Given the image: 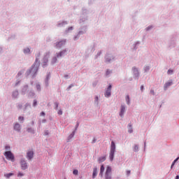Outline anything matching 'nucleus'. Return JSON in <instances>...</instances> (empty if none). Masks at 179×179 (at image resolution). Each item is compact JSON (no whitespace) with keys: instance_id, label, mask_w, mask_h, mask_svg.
<instances>
[{"instance_id":"obj_31","label":"nucleus","mask_w":179,"mask_h":179,"mask_svg":"<svg viewBox=\"0 0 179 179\" xmlns=\"http://www.w3.org/2000/svg\"><path fill=\"white\" fill-rule=\"evenodd\" d=\"M18 120H19V121H23V120H24V117H22V116H20V117H18Z\"/></svg>"},{"instance_id":"obj_29","label":"nucleus","mask_w":179,"mask_h":179,"mask_svg":"<svg viewBox=\"0 0 179 179\" xmlns=\"http://www.w3.org/2000/svg\"><path fill=\"white\" fill-rule=\"evenodd\" d=\"M173 70H171V69H169V70H168V72H167V73H168V75H171V73H173Z\"/></svg>"},{"instance_id":"obj_6","label":"nucleus","mask_w":179,"mask_h":179,"mask_svg":"<svg viewBox=\"0 0 179 179\" xmlns=\"http://www.w3.org/2000/svg\"><path fill=\"white\" fill-rule=\"evenodd\" d=\"M111 85H109L106 91L105 97H110L111 96Z\"/></svg>"},{"instance_id":"obj_49","label":"nucleus","mask_w":179,"mask_h":179,"mask_svg":"<svg viewBox=\"0 0 179 179\" xmlns=\"http://www.w3.org/2000/svg\"><path fill=\"white\" fill-rule=\"evenodd\" d=\"M71 87H72V86H70V87H69V89H71Z\"/></svg>"},{"instance_id":"obj_30","label":"nucleus","mask_w":179,"mask_h":179,"mask_svg":"<svg viewBox=\"0 0 179 179\" xmlns=\"http://www.w3.org/2000/svg\"><path fill=\"white\" fill-rule=\"evenodd\" d=\"M36 89L37 90H41V87L40 86V85H36Z\"/></svg>"},{"instance_id":"obj_34","label":"nucleus","mask_w":179,"mask_h":179,"mask_svg":"<svg viewBox=\"0 0 179 179\" xmlns=\"http://www.w3.org/2000/svg\"><path fill=\"white\" fill-rule=\"evenodd\" d=\"M58 114H59V115H62V110H59L58 111Z\"/></svg>"},{"instance_id":"obj_20","label":"nucleus","mask_w":179,"mask_h":179,"mask_svg":"<svg viewBox=\"0 0 179 179\" xmlns=\"http://www.w3.org/2000/svg\"><path fill=\"white\" fill-rule=\"evenodd\" d=\"M24 54H29L30 52V49L29 48H27L24 50Z\"/></svg>"},{"instance_id":"obj_32","label":"nucleus","mask_w":179,"mask_h":179,"mask_svg":"<svg viewBox=\"0 0 179 179\" xmlns=\"http://www.w3.org/2000/svg\"><path fill=\"white\" fill-rule=\"evenodd\" d=\"M138 149H139V148L138 147V145H135V146H134V151H135V152H138Z\"/></svg>"},{"instance_id":"obj_9","label":"nucleus","mask_w":179,"mask_h":179,"mask_svg":"<svg viewBox=\"0 0 179 179\" xmlns=\"http://www.w3.org/2000/svg\"><path fill=\"white\" fill-rule=\"evenodd\" d=\"M124 113H125V106L124 105H122L121 109H120V117H124Z\"/></svg>"},{"instance_id":"obj_4","label":"nucleus","mask_w":179,"mask_h":179,"mask_svg":"<svg viewBox=\"0 0 179 179\" xmlns=\"http://www.w3.org/2000/svg\"><path fill=\"white\" fill-rule=\"evenodd\" d=\"M48 58H50V52H47L43 57V66H47V63L48 62Z\"/></svg>"},{"instance_id":"obj_19","label":"nucleus","mask_w":179,"mask_h":179,"mask_svg":"<svg viewBox=\"0 0 179 179\" xmlns=\"http://www.w3.org/2000/svg\"><path fill=\"white\" fill-rule=\"evenodd\" d=\"M179 157L176 158L172 163L171 166V169H173V167H174V164H176V163H177V162L178 161Z\"/></svg>"},{"instance_id":"obj_46","label":"nucleus","mask_w":179,"mask_h":179,"mask_svg":"<svg viewBox=\"0 0 179 179\" xmlns=\"http://www.w3.org/2000/svg\"><path fill=\"white\" fill-rule=\"evenodd\" d=\"M146 70H147V71H149V67H146Z\"/></svg>"},{"instance_id":"obj_2","label":"nucleus","mask_w":179,"mask_h":179,"mask_svg":"<svg viewBox=\"0 0 179 179\" xmlns=\"http://www.w3.org/2000/svg\"><path fill=\"white\" fill-rule=\"evenodd\" d=\"M40 55L41 54L38 52L36 55L35 63L33 64L31 69V72H37V71H38V64H37V62L38 61V57H40Z\"/></svg>"},{"instance_id":"obj_21","label":"nucleus","mask_w":179,"mask_h":179,"mask_svg":"<svg viewBox=\"0 0 179 179\" xmlns=\"http://www.w3.org/2000/svg\"><path fill=\"white\" fill-rule=\"evenodd\" d=\"M73 174H74V176H78L79 174V171H78V169L73 170Z\"/></svg>"},{"instance_id":"obj_22","label":"nucleus","mask_w":179,"mask_h":179,"mask_svg":"<svg viewBox=\"0 0 179 179\" xmlns=\"http://www.w3.org/2000/svg\"><path fill=\"white\" fill-rule=\"evenodd\" d=\"M129 134H132L133 130H132V125L129 124Z\"/></svg>"},{"instance_id":"obj_16","label":"nucleus","mask_w":179,"mask_h":179,"mask_svg":"<svg viewBox=\"0 0 179 179\" xmlns=\"http://www.w3.org/2000/svg\"><path fill=\"white\" fill-rule=\"evenodd\" d=\"M98 162H99V163H103V162H106V156L100 157L98 159Z\"/></svg>"},{"instance_id":"obj_24","label":"nucleus","mask_w":179,"mask_h":179,"mask_svg":"<svg viewBox=\"0 0 179 179\" xmlns=\"http://www.w3.org/2000/svg\"><path fill=\"white\" fill-rule=\"evenodd\" d=\"M11 176H13V173H9L5 175V177H6V178H9L10 177H11Z\"/></svg>"},{"instance_id":"obj_28","label":"nucleus","mask_w":179,"mask_h":179,"mask_svg":"<svg viewBox=\"0 0 179 179\" xmlns=\"http://www.w3.org/2000/svg\"><path fill=\"white\" fill-rule=\"evenodd\" d=\"M110 73H111V71L107 70L106 73V76H108V75H110Z\"/></svg>"},{"instance_id":"obj_26","label":"nucleus","mask_w":179,"mask_h":179,"mask_svg":"<svg viewBox=\"0 0 179 179\" xmlns=\"http://www.w3.org/2000/svg\"><path fill=\"white\" fill-rule=\"evenodd\" d=\"M126 101H127V104H129V95H127L126 96Z\"/></svg>"},{"instance_id":"obj_1","label":"nucleus","mask_w":179,"mask_h":179,"mask_svg":"<svg viewBox=\"0 0 179 179\" xmlns=\"http://www.w3.org/2000/svg\"><path fill=\"white\" fill-rule=\"evenodd\" d=\"M7 160H10V162H15V155L11 151H6L3 154Z\"/></svg>"},{"instance_id":"obj_37","label":"nucleus","mask_w":179,"mask_h":179,"mask_svg":"<svg viewBox=\"0 0 179 179\" xmlns=\"http://www.w3.org/2000/svg\"><path fill=\"white\" fill-rule=\"evenodd\" d=\"M129 174H131V171H127V175L129 176Z\"/></svg>"},{"instance_id":"obj_36","label":"nucleus","mask_w":179,"mask_h":179,"mask_svg":"<svg viewBox=\"0 0 179 179\" xmlns=\"http://www.w3.org/2000/svg\"><path fill=\"white\" fill-rule=\"evenodd\" d=\"M55 106H56V110H58V103H55Z\"/></svg>"},{"instance_id":"obj_13","label":"nucleus","mask_w":179,"mask_h":179,"mask_svg":"<svg viewBox=\"0 0 179 179\" xmlns=\"http://www.w3.org/2000/svg\"><path fill=\"white\" fill-rule=\"evenodd\" d=\"M14 129L19 132L20 131V124L19 123H16L14 126Z\"/></svg>"},{"instance_id":"obj_7","label":"nucleus","mask_w":179,"mask_h":179,"mask_svg":"<svg viewBox=\"0 0 179 179\" xmlns=\"http://www.w3.org/2000/svg\"><path fill=\"white\" fill-rule=\"evenodd\" d=\"M34 156V152L33 151H29L27 154V159H29V160H31Z\"/></svg>"},{"instance_id":"obj_17","label":"nucleus","mask_w":179,"mask_h":179,"mask_svg":"<svg viewBox=\"0 0 179 179\" xmlns=\"http://www.w3.org/2000/svg\"><path fill=\"white\" fill-rule=\"evenodd\" d=\"M65 52H66V50H63L60 52L59 54L57 55V58H59V57H62L64 54H65Z\"/></svg>"},{"instance_id":"obj_38","label":"nucleus","mask_w":179,"mask_h":179,"mask_svg":"<svg viewBox=\"0 0 179 179\" xmlns=\"http://www.w3.org/2000/svg\"><path fill=\"white\" fill-rule=\"evenodd\" d=\"M41 115L44 116V115H45V113L44 112H41Z\"/></svg>"},{"instance_id":"obj_3","label":"nucleus","mask_w":179,"mask_h":179,"mask_svg":"<svg viewBox=\"0 0 179 179\" xmlns=\"http://www.w3.org/2000/svg\"><path fill=\"white\" fill-rule=\"evenodd\" d=\"M111 166H108L106 167V173H105V179H111Z\"/></svg>"},{"instance_id":"obj_14","label":"nucleus","mask_w":179,"mask_h":179,"mask_svg":"<svg viewBox=\"0 0 179 179\" xmlns=\"http://www.w3.org/2000/svg\"><path fill=\"white\" fill-rule=\"evenodd\" d=\"M172 85H173L172 81H169L168 83H166V84L164 85V90H166L167 87H169V86H171Z\"/></svg>"},{"instance_id":"obj_33","label":"nucleus","mask_w":179,"mask_h":179,"mask_svg":"<svg viewBox=\"0 0 179 179\" xmlns=\"http://www.w3.org/2000/svg\"><path fill=\"white\" fill-rule=\"evenodd\" d=\"M37 106V100H34V107H36Z\"/></svg>"},{"instance_id":"obj_43","label":"nucleus","mask_w":179,"mask_h":179,"mask_svg":"<svg viewBox=\"0 0 179 179\" xmlns=\"http://www.w3.org/2000/svg\"><path fill=\"white\" fill-rule=\"evenodd\" d=\"M176 179H179V176H176Z\"/></svg>"},{"instance_id":"obj_41","label":"nucleus","mask_w":179,"mask_h":179,"mask_svg":"<svg viewBox=\"0 0 179 179\" xmlns=\"http://www.w3.org/2000/svg\"><path fill=\"white\" fill-rule=\"evenodd\" d=\"M73 27H71L69 28V30H73Z\"/></svg>"},{"instance_id":"obj_48","label":"nucleus","mask_w":179,"mask_h":179,"mask_svg":"<svg viewBox=\"0 0 179 179\" xmlns=\"http://www.w3.org/2000/svg\"><path fill=\"white\" fill-rule=\"evenodd\" d=\"M46 121H47V120H43V122H45Z\"/></svg>"},{"instance_id":"obj_18","label":"nucleus","mask_w":179,"mask_h":179,"mask_svg":"<svg viewBox=\"0 0 179 179\" xmlns=\"http://www.w3.org/2000/svg\"><path fill=\"white\" fill-rule=\"evenodd\" d=\"M74 136H75V131H73L71 134L69 136L67 142H69V141H71V139H72Z\"/></svg>"},{"instance_id":"obj_15","label":"nucleus","mask_w":179,"mask_h":179,"mask_svg":"<svg viewBox=\"0 0 179 179\" xmlns=\"http://www.w3.org/2000/svg\"><path fill=\"white\" fill-rule=\"evenodd\" d=\"M96 176H97V168H94L93 169L92 178H96Z\"/></svg>"},{"instance_id":"obj_25","label":"nucleus","mask_w":179,"mask_h":179,"mask_svg":"<svg viewBox=\"0 0 179 179\" xmlns=\"http://www.w3.org/2000/svg\"><path fill=\"white\" fill-rule=\"evenodd\" d=\"M23 176H24V173L22 172H18L17 177H23Z\"/></svg>"},{"instance_id":"obj_45","label":"nucleus","mask_w":179,"mask_h":179,"mask_svg":"<svg viewBox=\"0 0 179 179\" xmlns=\"http://www.w3.org/2000/svg\"><path fill=\"white\" fill-rule=\"evenodd\" d=\"M15 94H18L17 92H14Z\"/></svg>"},{"instance_id":"obj_35","label":"nucleus","mask_w":179,"mask_h":179,"mask_svg":"<svg viewBox=\"0 0 179 179\" xmlns=\"http://www.w3.org/2000/svg\"><path fill=\"white\" fill-rule=\"evenodd\" d=\"M150 94L155 95V90H150Z\"/></svg>"},{"instance_id":"obj_27","label":"nucleus","mask_w":179,"mask_h":179,"mask_svg":"<svg viewBox=\"0 0 179 179\" xmlns=\"http://www.w3.org/2000/svg\"><path fill=\"white\" fill-rule=\"evenodd\" d=\"M57 62V57H53L52 60V64H55Z\"/></svg>"},{"instance_id":"obj_10","label":"nucleus","mask_w":179,"mask_h":179,"mask_svg":"<svg viewBox=\"0 0 179 179\" xmlns=\"http://www.w3.org/2000/svg\"><path fill=\"white\" fill-rule=\"evenodd\" d=\"M104 170H105V168H104V165H101V168H100V172H99V176L100 177L103 178V174L104 173Z\"/></svg>"},{"instance_id":"obj_42","label":"nucleus","mask_w":179,"mask_h":179,"mask_svg":"<svg viewBox=\"0 0 179 179\" xmlns=\"http://www.w3.org/2000/svg\"><path fill=\"white\" fill-rule=\"evenodd\" d=\"M141 90H143V85H141Z\"/></svg>"},{"instance_id":"obj_47","label":"nucleus","mask_w":179,"mask_h":179,"mask_svg":"<svg viewBox=\"0 0 179 179\" xmlns=\"http://www.w3.org/2000/svg\"><path fill=\"white\" fill-rule=\"evenodd\" d=\"M149 29H150V27H148L147 28V30H149Z\"/></svg>"},{"instance_id":"obj_39","label":"nucleus","mask_w":179,"mask_h":179,"mask_svg":"<svg viewBox=\"0 0 179 179\" xmlns=\"http://www.w3.org/2000/svg\"><path fill=\"white\" fill-rule=\"evenodd\" d=\"M96 101H99V96L95 97Z\"/></svg>"},{"instance_id":"obj_40","label":"nucleus","mask_w":179,"mask_h":179,"mask_svg":"<svg viewBox=\"0 0 179 179\" xmlns=\"http://www.w3.org/2000/svg\"><path fill=\"white\" fill-rule=\"evenodd\" d=\"M106 62H110V59H108V58L106 59Z\"/></svg>"},{"instance_id":"obj_23","label":"nucleus","mask_w":179,"mask_h":179,"mask_svg":"<svg viewBox=\"0 0 179 179\" xmlns=\"http://www.w3.org/2000/svg\"><path fill=\"white\" fill-rule=\"evenodd\" d=\"M5 150H7V152H10V146L6 145L5 146Z\"/></svg>"},{"instance_id":"obj_50","label":"nucleus","mask_w":179,"mask_h":179,"mask_svg":"<svg viewBox=\"0 0 179 179\" xmlns=\"http://www.w3.org/2000/svg\"><path fill=\"white\" fill-rule=\"evenodd\" d=\"M94 142H96V140H94Z\"/></svg>"},{"instance_id":"obj_5","label":"nucleus","mask_w":179,"mask_h":179,"mask_svg":"<svg viewBox=\"0 0 179 179\" xmlns=\"http://www.w3.org/2000/svg\"><path fill=\"white\" fill-rule=\"evenodd\" d=\"M20 165H21L22 170H27L28 166H27V162H26V161H24V159H22L20 161Z\"/></svg>"},{"instance_id":"obj_8","label":"nucleus","mask_w":179,"mask_h":179,"mask_svg":"<svg viewBox=\"0 0 179 179\" xmlns=\"http://www.w3.org/2000/svg\"><path fill=\"white\" fill-rule=\"evenodd\" d=\"M62 45H65V41H61L56 43L57 48H61Z\"/></svg>"},{"instance_id":"obj_12","label":"nucleus","mask_w":179,"mask_h":179,"mask_svg":"<svg viewBox=\"0 0 179 179\" xmlns=\"http://www.w3.org/2000/svg\"><path fill=\"white\" fill-rule=\"evenodd\" d=\"M110 152H115V143L114 141L111 142Z\"/></svg>"},{"instance_id":"obj_11","label":"nucleus","mask_w":179,"mask_h":179,"mask_svg":"<svg viewBox=\"0 0 179 179\" xmlns=\"http://www.w3.org/2000/svg\"><path fill=\"white\" fill-rule=\"evenodd\" d=\"M115 153V151H110L109 159H110V162H113V160H114Z\"/></svg>"},{"instance_id":"obj_44","label":"nucleus","mask_w":179,"mask_h":179,"mask_svg":"<svg viewBox=\"0 0 179 179\" xmlns=\"http://www.w3.org/2000/svg\"><path fill=\"white\" fill-rule=\"evenodd\" d=\"M45 135H48V132H45Z\"/></svg>"}]
</instances>
